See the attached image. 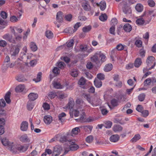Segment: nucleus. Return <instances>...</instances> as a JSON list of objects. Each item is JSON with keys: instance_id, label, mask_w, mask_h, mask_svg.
Masks as SVG:
<instances>
[{"instance_id": "nucleus-62", "label": "nucleus", "mask_w": 156, "mask_h": 156, "mask_svg": "<svg viewBox=\"0 0 156 156\" xmlns=\"http://www.w3.org/2000/svg\"><path fill=\"white\" fill-rule=\"evenodd\" d=\"M66 115V114L64 112H62L60 114H59L58 116L59 120H60L62 122H63V120L62 118L65 116Z\"/></svg>"}, {"instance_id": "nucleus-5", "label": "nucleus", "mask_w": 156, "mask_h": 156, "mask_svg": "<svg viewBox=\"0 0 156 156\" xmlns=\"http://www.w3.org/2000/svg\"><path fill=\"white\" fill-rule=\"evenodd\" d=\"M1 142L3 145L7 147L8 149L11 151L15 142L9 141L6 137L4 138L1 140Z\"/></svg>"}, {"instance_id": "nucleus-44", "label": "nucleus", "mask_w": 156, "mask_h": 156, "mask_svg": "<svg viewBox=\"0 0 156 156\" xmlns=\"http://www.w3.org/2000/svg\"><path fill=\"white\" fill-rule=\"evenodd\" d=\"M46 37L48 39H51L53 37V34L49 30H47L45 33Z\"/></svg>"}, {"instance_id": "nucleus-3", "label": "nucleus", "mask_w": 156, "mask_h": 156, "mask_svg": "<svg viewBox=\"0 0 156 156\" xmlns=\"http://www.w3.org/2000/svg\"><path fill=\"white\" fill-rule=\"evenodd\" d=\"M28 147L21 145L16 142H14L11 151L12 153L16 154L19 152H23L28 149Z\"/></svg>"}, {"instance_id": "nucleus-29", "label": "nucleus", "mask_w": 156, "mask_h": 156, "mask_svg": "<svg viewBox=\"0 0 156 156\" xmlns=\"http://www.w3.org/2000/svg\"><path fill=\"white\" fill-rule=\"evenodd\" d=\"M113 131L116 132H120L122 129V127L121 126L119 125H115L113 127Z\"/></svg>"}, {"instance_id": "nucleus-23", "label": "nucleus", "mask_w": 156, "mask_h": 156, "mask_svg": "<svg viewBox=\"0 0 156 156\" xmlns=\"http://www.w3.org/2000/svg\"><path fill=\"white\" fill-rule=\"evenodd\" d=\"M10 29L11 30L13 34L16 33L15 30H16L19 34L22 33L23 31V29L18 27H11Z\"/></svg>"}, {"instance_id": "nucleus-55", "label": "nucleus", "mask_w": 156, "mask_h": 156, "mask_svg": "<svg viewBox=\"0 0 156 156\" xmlns=\"http://www.w3.org/2000/svg\"><path fill=\"white\" fill-rule=\"evenodd\" d=\"M87 49V45H81L80 46L79 51H85Z\"/></svg>"}, {"instance_id": "nucleus-41", "label": "nucleus", "mask_w": 156, "mask_h": 156, "mask_svg": "<svg viewBox=\"0 0 156 156\" xmlns=\"http://www.w3.org/2000/svg\"><path fill=\"white\" fill-rule=\"evenodd\" d=\"M113 66L111 64H108L106 65L104 68V70L105 72H108L112 69Z\"/></svg>"}, {"instance_id": "nucleus-14", "label": "nucleus", "mask_w": 156, "mask_h": 156, "mask_svg": "<svg viewBox=\"0 0 156 156\" xmlns=\"http://www.w3.org/2000/svg\"><path fill=\"white\" fill-rule=\"evenodd\" d=\"M63 13L61 11H58L57 13L56 20L58 22L61 23L63 22Z\"/></svg>"}, {"instance_id": "nucleus-64", "label": "nucleus", "mask_w": 156, "mask_h": 156, "mask_svg": "<svg viewBox=\"0 0 156 156\" xmlns=\"http://www.w3.org/2000/svg\"><path fill=\"white\" fill-rule=\"evenodd\" d=\"M1 16L4 19H5L7 18V14L5 12L2 11L1 12Z\"/></svg>"}, {"instance_id": "nucleus-4", "label": "nucleus", "mask_w": 156, "mask_h": 156, "mask_svg": "<svg viewBox=\"0 0 156 156\" xmlns=\"http://www.w3.org/2000/svg\"><path fill=\"white\" fill-rule=\"evenodd\" d=\"M155 60V58L153 56H150L147 58L146 61L147 66L143 69V71L144 73L154 68L156 64Z\"/></svg>"}, {"instance_id": "nucleus-22", "label": "nucleus", "mask_w": 156, "mask_h": 156, "mask_svg": "<svg viewBox=\"0 0 156 156\" xmlns=\"http://www.w3.org/2000/svg\"><path fill=\"white\" fill-rule=\"evenodd\" d=\"M95 5H99L100 9L101 11L104 10L105 9L106 6V3L104 1H101L99 4H98V3H96Z\"/></svg>"}, {"instance_id": "nucleus-58", "label": "nucleus", "mask_w": 156, "mask_h": 156, "mask_svg": "<svg viewBox=\"0 0 156 156\" xmlns=\"http://www.w3.org/2000/svg\"><path fill=\"white\" fill-rule=\"evenodd\" d=\"M105 126L107 128H111L112 122L110 121L106 122L105 123Z\"/></svg>"}, {"instance_id": "nucleus-16", "label": "nucleus", "mask_w": 156, "mask_h": 156, "mask_svg": "<svg viewBox=\"0 0 156 156\" xmlns=\"http://www.w3.org/2000/svg\"><path fill=\"white\" fill-rule=\"evenodd\" d=\"M38 97V95L37 94L34 93H30L28 95L29 101H31L36 100Z\"/></svg>"}, {"instance_id": "nucleus-51", "label": "nucleus", "mask_w": 156, "mask_h": 156, "mask_svg": "<svg viewBox=\"0 0 156 156\" xmlns=\"http://www.w3.org/2000/svg\"><path fill=\"white\" fill-rule=\"evenodd\" d=\"M145 20L142 18L137 19L136 21V23L139 25H142L144 24Z\"/></svg>"}, {"instance_id": "nucleus-50", "label": "nucleus", "mask_w": 156, "mask_h": 156, "mask_svg": "<svg viewBox=\"0 0 156 156\" xmlns=\"http://www.w3.org/2000/svg\"><path fill=\"white\" fill-rule=\"evenodd\" d=\"M60 72V70L59 68L57 67H54L52 70V72L55 76H57L59 74Z\"/></svg>"}, {"instance_id": "nucleus-10", "label": "nucleus", "mask_w": 156, "mask_h": 156, "mask_svg": "<svg viewBox=\"0 0 156 156\" xmlns=\"http://www.w3.org/2000/svg\"><path fill=\"white\" fill-rule=\"evenodd\" d=\"M20 50V49L19 48V46L18 45L13 47L10 51L11 55L14 56H16L18 54Z\"/></svg>"}, {"instance_id": "nucleus-47", "label": "nucleus", "mask_w": 156, "mask_h": 156, "mask_svg": "<svg viewBox=\"0 0 156 156\" xmlns=\"http://www.w3.org/2000/svg\"><path fill=\"white\" fill-rule=\"evenodd\" d=\"M81 23L80 22L77 23L74 26V29L72 30V33H74L77 30L78 28L81 26Z\"/></svg>"}, {"instance_id": "nucleus-20", "label": "nucleus", "mask_w": 156, "mask_h": 156, "mask_svg": "<svg viewBox=\"0 0 156 156\" xmlns=\"http://www.w3.org/2000/svg\"><path fill=\"white\" fill-rule=\"evenodd\" d=\"M5 119L1 118V135L5 132V129L3 126L5 125Z\"/></svg>"}, {"instance_id": "nucleus-54", "label": "nucleus", "mask_w": 156, "mask_h": 156, "mask_svg": "<svg viewBox=\"0 0 156 156\" xmlns=\"http://www.w3.org/2000/svg\"><path fill=\"white\" fill-rule=\"evenodd\" d=\"M86 83V80L85 79L82 77L79 80L78 83L79 85H83Z\"/></svg>"}, {"instance_id": "nucleus-53", "label": "nucleus", "mask_w": 156, "mask_h": 156, "mask_svg": "<svg viewBox=\"0 0 156 156\" xmlns=\"http://www.w3.org/2000/svg\"><path fill=\"white\" fill-rule=\"evenodd\" d=\"M64 18L66 20L68 21H70L73 18V16L70 14H68L65 16Z\"/></svg>"}, {"instance_id": "nucleus-45", "label": "nucleus", "mask_w": 156, "mask_h": 156, "mask_svg": "<svg viewBox=\"0 0 156 156\" xmlns=\"http://www.w3.org/2000/svg\"><path fill=\"white\" fill-rule=\"evenodd\" d=\"M16 80L19 82H25L27 80L24 78V76L20 75L17 76Z\"/></svg>"}, {"instance_id": "nucleus-17", "label": "nucleus", "mask_w": 156, "mask_h": 156, "mask_svg": "<svg viewBox=\"0 0 156 156\" xmlns=\"http://www.w3.org/2000/svg\"><path fill=\"white\" fill-rule=\"evenodd\" d=\"M81 126L76 127L73 128L71 132V135L72 136H74L77 135L80 132V128H82Z\"/></svg>"}, {"instance_id": "nucleus-40", "label": "nucleus", "mask_w": 156, "mask_h": 156, "mask_svg": "<svg viewBox=\"0 0 156 156\" xmlns=\"http://www.w3.org/2000/svg\"><path fill=\"white\" fill-rule=\"evenodd\" d=\"M34 106V103L31 101H29L27 104V107L29 110H31Z\"/></svg>"}, {"instance_id": "nucleus-37", "label": "nucleus", "mask_w": 156, "mask_h": 156, "mask_svg": "<svg viewBox=\"0 0 156 156\" xmlns=\"http://www.w3.org/2000/svg\"><path fill=\"white\" fill-rule=\"evenodd\" d=\"M94 83L95 86L98 88H100L102 86V82L101 80H98L96 79L94 80Z\"/></svg>"}, {"instance_id": "nucleus-52", "label": "nucleus", "mask_w": 156, "mask_h": 156, "mask_svg": "<svg viewBox=\"0 0 156 156\" xmlns=\"http://www.w3.org/2000/svg\"><path fill=\"white\" fill-rule=\"evenodd\" d=\"M30 29H28L26 32H24L23 37V39L24 40H26L27 39V36L30 34Z\"/></svg>"}, {"instance_id": "nucleus-61", "label": "nucleus", "mask_w": 156, "mask_h": 156, "mask_svg": "<svg viewBox=\"0 0 156 156\" xmlns=\"http://www.w3.org/2000/svg\"><path fill=\"white\" fill-rule=\"evenodd\" d=\"M145 96V95L144 93L140 94L138 97L139 100L140 101H143L144 99Z\"/></svg>"}, {"instance_id": "nucleus-35", "label": "nucleus", "mask_w": 156, "mask_h": 156, "mask_svg": "<svg viewBox=\"0 0 156 156\" xmlns=\"http://www.w3.org/2000/svg\"><path fill=\"white\" fill-rule=\"evenodd\" d=\"M140 134H136L134 137L131 139L130 141L131 142H135L141 138Z\"/></svg>"}, {"instance_id": "nucleus-18", "label": "nucleus", "mask_w": 156, "mask_h": 156, "mask_svg": "<svg viewBox=\"0 0 156 156\" xmlns=\"http://www.w3.org/2000/svg\"><path fill=\"white\" fill-rule=\"evenodd\" d=\"M52 84L54 88L57 89H62L63 87V86L61 85L60 83L55 80L53 81Z\"/></svg>"}, {"instance_id": "nucleus-39", "label": "nucleus", "mask_w": 156, "mask_h": 156, "mask_svg": "<svg viewBox=\"0 0 156 156\" xmlns=\"http://www.w3.org/2000/svg\"><path fill=\"white\" fill-rule=\"evenodd\" d=\"M56 66L61 69H63L66 66V65L63 62H58L57 63Z\"/></svg>"}, {"instance_id": "nucleus-63", "label": "nucleus", "mask_w": 156, "mask_h": 156, "mask_svg": "<svg viewBox=\"0 0 156 156\" xmlns=\"http://www.w3.org/2000/svg\"><path fill=\"white\" fill-rule=\"evenodd\" d=\"M93 140V137L92 136L90 135L87 137L86 141L87 142L90 143Z\"/></svg>"}, {"instance_id": "nucleus-36", "label": "nucleus", "mask_w": 156, "mask_h": 156, "mask_svg": "<svg viewBox=\"0 0 156 156\" xmlns=\"http://www.w3.org/2000/svg\"><path fill=\"white\" fill-rule=\"evenodd\" d=\"M8 25V22L6 20L1 19V30L5 28Z\"/></svg>"}, {"instance_id": "nucleus-28", "label": "nucleus", "mask_w": 156, "mask_h": 156, "mask_svg": "<svg viewBox=\"0 0 156 156\" xmlns=\"http://www.w3.org/2000/svg\"><path fill=\"white\" fill-rule=\"evenodd\" d=\"M83 127L84 131L88 133H90L93 129L92 126H85Z\"/></svg>"}, {"instance_id": "nucleus-59", "label": "nucleus", "mask_w": 156, "mask_h": 156, "mask_svg": "<svg viewBox=\"0 0 156 156\" xmlns=\"http://www.w3.org/2000/svg\"><path fill=\"white\" fill-rule=\"evenodd\" d=\"M10 20L12 22L16 23L17 22L18 19L16 16H10Z\"/></svg>"}, {"instance_id": "nucleus-7", "label": "nucleus", "mask_w": 156, "mask_h": 156, "mask_svg": "<svg viewBox=\"0 0 156 156\" xmlns=\"http://www.w3.org/2000/svg\"><path fill=\"white\" fill-rule=\"evenodd\" d=\"M62 147L61 146L56 145L53 148L52 156H58L61 153Z\"/></svg>"}, {"instance_id": "nucleus-60", "label": "nucleus", "mask_w": 156, "mask_h": 156, "mask_svg": "<svg viewBox=\"0 0 156 156\" xmlns=\"http://www.w3.org/2000/svg\"><path fill=\"white\" fill-rule=\"evenodd\" d=\"M42 107L45 110H48L50 109V106L46 102L43 104Z\"/></svg>"}, {"instance_id": "nucleus-32", "label": "nucleus", "mask_w": 156, "mask_h": 156, "mask_svg": "<svg viewBox=\"0 0 156 156\" xmlns=\"http://www.w3.org/2000/svg\"><path fill=\"white\" fill-rule=\"evenodd\" d=\"M123 29L125 31L129 32L132 29V27L130 24L128 23H127L124 25Z\"/></svg>"}, {"instance_id": "nucleus-31", "label": "nucleus", "mask_w": 156, "mask_h": 156, "mask_svg": "<svg viewBox=\"0 0 156 156\" xmlns=\"http://www.w3.org/2000/svg\"><path fill=\"white\" fill-rule=\"evenodd\" d=\"M111 104L112 106L111 107L110 105L108 104V105L111 109H112L113 107L117 106L118 104V101L115 99H114L111 101Z\"/></svg>"}, {"instance_id": "nucleus-13", "label": "nucleus", "mask_w": 156, "mask_h": 156, "mask_svg": "<svg viewBox=\"0 0 156 156\" xmlns=\"http://www.w3.org/2000/svg\"><path fill=\"white\" fill-rule=\"evenodd\" d=\"M10 58L9 56H6L4 60V63L2 66L3 70H6L9 67L8 62H10Z\"/></svg>"}, {"instance_id": "nucleus-38", "label": "nucleus", "mask_w": 156, "mask_h": 156, "mask_svg": "<svg viewBox=\"0 0 156 156\" xmlns=\"http://www.w3.org/2000/svg\"><path fill=\"white\" fill-rule=\"evenodd\" d=\"M79 73V71L78 70L75 69H73L71 71L70 74L72 76L75 77L78 76Z\"/></svg>"}, {"instance_id": "nucleus-48", "label": "nucleus", "mask_w": 156, "mask_h": 156, "mask_svg": "<svg viewBox=\"0 0 156 156\" xmlns=\"http://www.w3.org/2000/svg\"><path fill=\"white\" fill-rule=\"evenodd\" d=\"M99 19L101 21L104 22L107 20V16L105 14H102L99 16Z\"/></svg>"}, {"instance_id": "nucleus-46", "label": "nucleus", "mask_w": 156, "mask_h": 156, "mask_svg": "<svg viewBox=\"0 0 156 156\" xmlns=\"http://www.w3.org/2000/svg\"><path fill=\"white\" fill-rule=\"evenodd\" d=\"M98 55L99 57L101 58V61L102 62L106 60V57L103 53L100 52L98 53Z\"/></svg>"}, {"instance_id": "nucleus-34", "label": "nucleus", "mask_w": 156, "mask_h": 156, "mask_svg": "<svg viewBox=\"0 0 156 156\" xmlns=\"http://www.w3.org/2000/svg\"><path fill=\"white\" fill-rule=\"evenodd\" d=\"M135 8L137 12H140L143 10V6L141 4L138 3L136 5Z\"/></svg>"}, {"instance_id": "nucleus-30", "label": "nucleus", "mask_w": 156, "mask_h": 156, "mask_svg": "<svg viewBox=\"0 0 156 156\" xmlns=\"http://www.w3.org/2000/svg\"><path fill=\"white\" fill-rule=\"evenodd\" d=\"M98 57H99L98 55V53L96 54L91 58V60L92 61L96 62V64H99L98 63L100 62V61Z\"/></svg>"}, {"instance_id": "nucleus-6", "label": "nucleus", "mask_w": 156, "mask_h": 156, "mask_svg": "<svg viewBox=\"0 0 156 156\" xmlns=\"http://www.w3.org/2000/svg\"><path fill=\"white\" fill-rule=\"evenodd\" d=\"M74 41L73 39H71L68 41L66 44H63L60 47L62 49L68 50L70 48H72L74 44Z\"/></svg>"}, {"instance_id": "nucleus-49", "label": "nucleus", "mask_w": 156, "mask_h": 156, "mask_svg": "<svg viewBox=\"0 0 156 156\" xmlns=\"http://www.w3.org/2000/svg\"><path fill=\"white\" fill-rule=\"evenodd\" d=\"M91 29V27L90 25L86 26L83 27L82 30L84 32H87L90 31Z\"/></svg>"}, {"instance_id": "nucleus-33", "label": "nucleus", "mask_w": 156, "mask_h": 156, "mask_svg": "<svg viewBox=\"0 0 156 156\" xmlns=\"http://www.w3.org/2000/svg\"><path fill=\"white\" fill-rule=\"evenodd\" d=\"M142 61L141 59L140 58H137L135 60L134 65L136 67H139L141 64Z\"/></svg>"}, {"instance_id": "nucleus-21", "label": "nucleus", "mask_w": 156, "mask_h": 156, "mask_svg": "<svg viewBox=\"0 0 156 156\" xmlns=\"http://www.w3.org/2000/svg\"><path fill=\"white\" fill-rule=\"evenodd\" d=\"M119 137L118 135H113L111 136L110 138V141L112 142H116L119 140Z\"/></svg>"}, {"instance_id": "nucleus-9", "label": "nucleus", "mask_w": 156, "mask_h": 156, "mask_svg": "<svg viewBox=\"0 0 156 156\" xmlns=\"http://www.w3.org/2000/svg\"><path fill=\"white\" fill-rule=\"evenodd\" d=\"M16 63H17L18 67H20V69H22L24 66V64L22 63H24V62L20 58H18L14 63H11L10 65H9V66L10 68H12L15 65H16Z\"/></svg>"}, {"instance_id": "nucleus-26", "label": "nucleus", "mask_w": 156, "mask_h": 156, "mask_svg": "<svg viewBox=\"0 0 156 156\" xmlns=\"http://www.w3.org/2000/svg\"><path fill=\"white\" fill-rule=\"evenodd\" d=\"M44 121L45 123L48 124H50L52 121V117L50 115L45 116L44 118Z\"/></svg>"}, {"instance_id": "nucleus-19", "label": "nucleus", "mask_w": 156, "mask_h": 156, "mask_svg": "<svg viewBox=\"0 0 156 156\" xmlns=\"http://www.w3.org/2000/svg\"><path fill=\"white\" fill-rule=\"evenodd\" d=\"M70 145L69 146V148L70 150L75 151L79 148V146L74 142L70 141Z\"/></svg>"}, {"instance_id": "nucleus-15", "label": "nucleus", "mask_w": 156, "mask_h": 156, "mask_svg": "<svg viewBox=\"0 0 156 156\" xmlns=\"http://www.w3.org/2000/svg\"><path fill=\"white\" fill-rule=\"evenodd\" d=\"M28 126V122L26 121H23L20 125V129L23 131L27 130Z\"/></svg>"}, {"instance_id": "nucleus-43", "label": "nucleus", "mask_w": 156, "mask_h": 156, "mask_svg": "<svg viewBox=\"0 0 156 156\" xmlns=\"http://www.w3.org/2000/svg\"><path fill=\"white\" fill-rule=\"evenodd\" d=\"M41 72H39L37 75L36 78H34L33 79V81L36 83L40 82L41 80Z\"/></svg>"}, {"instance_id": "nucleus-11", "label": "nucleus", "mask_w": 156, "mask_h": 156, "mask_svg": "<svg viewBox=\"0 0 156 156\" xmlns=\"http://www.w3.org/2000/svg\"><path fill=\"white\" fill-rule=\"evenodd\" d=\"M2 37L3 39L8 41L10 42L15 43V40L13 38L12 35L9 34H5Z\"/></svg>"}, {"instance_id": "nucleus-2", "label": "nucleus", "mask_w": 156, "mask_h": 156, "mask_svg": "<svg viewBox=\"0 0 156 156\" xmlns=\"http://www.w3.org/2000/svg\"><path fill=\"white\" fill-rule=\"evenodd\" d=\"M84 97L93 106H97L101 103L100 99L96 96L91 97L89 94H85L84 95Z\"/></svg>"}, {"instance_id": "nucleus-1", "label": "nucleus", "mask_w": 156, "mask_h": 156, "mask_svg": "<svg viewBox=\"0 0 156 156\" xmlns=\"http://www.w3.org/2000/svg\"><path fill=\"white\" fill-rule=\"evenodd\" d=\"M85 105V104L83 101L79 99L76 100V104L75 105L73 99L71 98L69 99L67 108L70 109V114L71 116L73 115L75 117H76L79 116L80 112H82L83 114L84 115L82 108Z\"/></svg>"}, {"instance_id": "nucleus-56", "label": "nucleus", "mask_w": 156, "mask_h": 156, "mask_svg": "<svg viewBox=\"0 0 156 156\" xmlns=\"http://www.w3.org/2000/svg\"><path fill=\"white\" fill-rule=\"evenodd\" d=\"M135 44L138 47L140 48L142 46V43L140 39L136 40L135 42Z\"/></svg>"}, {"instance_id": "nucleus-25", "label": "nucleus", "mask_w": 156, "mask_h": 156, "mask_svg": "<svg viewBox=\"0 0 156 156\" xmlns=\"http://www.w3.org/2000/svg\"><path fill=\"white\" fill-rule=\"evenodd\" d=\"M13 34L15 37V39L13 38L15 40V43L14 44H16L17 42H20L22 38V36L16 32L15 34Z\"/></svg>"}, {"instance_id": "nucleus-8", "label": "nucleus", "mask_w": 156, "mask_h": 156, "mask_svg": "<svg viewBox=\"0 0 156 156\" xmlns=\"http://www.w3.org/2000/svg\"><path fill=\"white\" fill-rule=\"evenodd\" d=\"M81 6L83 9L85 11H89L90 10V6L88 1L86 0L83 1Z\"/></svg>"}, {"instance_id": "nucleus-12", "label": "nucleus", "mask_w": 156, "mask_h": 156, "mask_svg": "<svg viewBox=\"0 0 156 156\" xmlns=\"http://www.w3.org/2000/svg\"><path fill=\"white\" fill-rule=\"evenodd\" d=\"M20 140L23 143H29L30 141V139L26 134L21 135L20 138Z\"/></svg>"}, {"instance_id": "nucleus-27", "label": "nucleus", "mask_w": 156, "mask_h": 156, "mask_svg": "<svg viewBox=\"0 0 156 156\" xmlns=\"http://www.w3.org/2000/svg\"><path fill=\"white\" fill-rule=\"evenodd\" d=\"M25 88V87L24 85L20 84L16 87L15 90L16 92H20L23 91Z\"/></svg>"}, {"instance_id": "nucleus-42", "label": "nucleus", "mask_w": 156, "mask_h": 156, "mask_svg": "<svg viewBox=\"0 0 156 156\" xmlns=\"http://www.w3.org/2000/svg\"><path fill=\"white\" fill-rule=\"evenodd\" d=\"M30 47L31 50L33 51H35L37 49V47L35 43L31 42L30 44Z\"/></svg>"}, {"instance_id": "nucleus-24", "label": "nucleus", "mask_w": 156, "mask_h": 156, "mask_svg": "<svg viewBox=\"0 0 156 156\" xmlns=\"http://www.w3.org/2000/svg\"><path fill=\"white\" fill-rule=\"evenodd\" d=\"M10 92L8 91L4 96V99L7 104H9L11 102V100L10 99Z\"/></svg>"}, {"instance_id": "nucleus-57", "label": "nucleus", "mask_w": 156, "mask_h": 156, "mask_svg": "<svg viewBox=\"0 0 156 156\" xmlns=\"http://www.w3.org/2000/svg\"><path fill=\"white\" fill-rule=\"evenodd\" d=\"M118 52V50L116 48H114L112 50L111 52V57L112 58L114 56H116Z\"/></svg>"}]
</instances>
